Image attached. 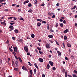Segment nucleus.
Returning a JSON list of instances; mask_svg holds the SVG:
<instances>
[{
    "instance_id": "nucleus-1",
    "label": "nucleus",
    "mask_w": 77,
    "mask_h": 77,
    "mask_svg": "<svg viewBox=\"0 0 77 77\" xmlns=\"http://www.w3.org/2000/svg\"><path fill=\"white\" fill-rule=\"evenodd\" d=\"M14 26L12 25H10L9 27V29H9V31L11 32L12 30H14Z\"/></svg>"
},
{
    "instance_id": "nucleus-2",
    "label": "nucleus",
    "mask_w": 77,
    "mask_h": 77,
    "mask_svg": "<svg viewBox=\"0 0 77 77\" xmlns=\"http://www.w3.org/2000/svg\"><path fill=\"white\" fill-rule=\"evenodd\" d=\"M24 50L26 52H28V46H25Z\"/></svg>"
},
{
    "instance_id": "nucleus-3",
    "label": "nucleus",
    "mask_w": 77,
    "mask_h": 77,
    "mask_svg": "<svg viewBox=\"0 0 77 77\" xmlns=\"http://www.w3.org/2000/svg\"><path fill=\"white\" fill-rule=\"evenodd\" d=\"M46 47L47 48H50V44L48 43H47L46 45Z\"/></svg>"
},
{
    "instance_id": "nucleus-4",
    "label": "nucleus",
    "mask_w": 77,
    "mask_h": 77,
    "mask_svg": "<svg viewBox=\"0 0 77 77\" xmlns=\"http://www.w3.org/2000/svg\"><path fill=\"white\" fill-rule=\"evenodd\" d=\"M13 48L14 51H17V52L18 51V48L17 47H16L15 48V47H14Z\"/></svg>"
},
{
    "instance_id": "nucleus-5",
    "label": "nucleus",
    "mask_w": 77,
    "mask_h": 77,
    "mask_svg": "<svg viewBox=\"0 0 77 77\" xmlns=\"http://www.w3.org/2000/svg\"><path fill=\"white\" fill-rule=\"evenodd\" d=\"M22 68L23 69L24 71H27V68L25 66H22Z\"/></svg>"
},
{
    "instance_id": "nucleus-6",
    "label": "nucleus",
    "mask_w": 77,
    "mask_h": 77,
    "mask_svg": "<svg viewBox=\"0 0 77 77\" xmlns=\"http://www.w3.org/2000/svg\"><path fill=\"white\" fill-rule=\"evenodd\" d=\"M69 31V29H67L63 31V33H67V32H68Z\"/></svg>"
},
{
    "instance_id": "nucleus-7",
    "label": "nucleus",
    "mask_w": 77,
    "mask_h": 77,
    "mask_svg": "<svg viewBox=\"0 0 77 77\" xmlns=\"http://www.w3.org/2000/svg\"><path fill=\"white\" fill-rule=\"evenodd\" d=\"M38 60L40 62H44V60H43V59H42V58H39L38 59Z\"/></svg>"
},
{
    "instance_id": "nucleus-8",
    "label": "nucleus",
    "mask_w": 77,
    "mask_h": 77,
    "mask_svg": "<svg viewBox=\"0 0 77 77\" xmlns=\"http://www.w3.org/2000/svg\"><path fill=\"white\" fill-rule=\"evenodd\" d=\"M49 63L51 66H53V64H54L53 62L50 61H49Z\"/></svg>"
},
{
    "instance_id": "nucleus-9",
    "label": "nucleus",
    "mask_w": 77,
    "mask_h": 77,
    "mask_svg": "<svg viewBox=\"0 0 77 77\" xmlns=\"http://www.w3.org/2000/svg\"><path fill=\"white\" fill-rule=\"evenodd\" d=\"M57 52L58 54V56H61L62 55V53H61V52H60L58 51Z\"/></svg>"
},
{
    "instance_id": "nucleus-10",
    "label": "nucleus",
    "mask_w": 77,
    "mask_h": 77,
    "mask_svg": "<svg viewBox=\"0 0 77 77\" xmlns=\"http://www.w3.org/2000/svg\"><path fill=\"white\" fill-rule=\"evenodd\" d=\"M14 32H15L14 33H15H15H18L19 31H18V29H16L14 30Z\"/></svg>"
},
{
    "instance_id": "nucleus-11",
    "label": "nucleus",
    "mask_w": 77,
    "mask_h": 77,
    "mask_svg": "<svg viewBox=\"0 0 77 77\" xmlns=\"http://www.w3.org/2000/svg\"><path fill=\"white\" fill-rule=\"evenodd\" d=\"M29 2V0H27V1H26L23 2V4H26V3H28Z\"/></svg>"
},
{
    "instance_id": "nucleus-12",
    "label": "nucleus",
    "mask_w": 77,
    "mask_h": 77,
    "mask_svg": "<svg viewBox=\"0 0 77 77\" xmlns=\"http://www.w3.org/2000/svg\"><path fill=\"white\" fill-rule=\"evenodd\" d=\"M46 68L48 69H49V68H50V65L49 64H47V67H46Z\"/></svg>"
},
{
    "instance_id": "nucleus-13",
    "label": "nucleus",
    "mask_w": 77,
    "mask_h": 77,
    "mask_svg": "<svg viewBox=\"0 0 77 77\" xmlns=\"http://www.w3.org/2000/svg\"><path fill=\"white\" fill-rule=\"evenodd\" d=\"M2 24H3V25H4V26H6V23H5L4 22H1Z\"/></svg>"
},
{
    "instance_id": "nucleus-14",
    "label": "nucleus",
    "mask_w": 77,
    "mask_h": 77,
    "mask_svg": "<svg viewBox=\"0 0 77 77\" xmlns=\"http://www.w3.org/2000/svg\"><path fill=\"white\" fill-rule=\"evenodd\" d=\"M48 37L50 38H53V36L52 35H48Z\"/></svg>"
},
{
    "instance_id": "nucleus-15",
    "label": "nucleus",
    "mask_w": 77,
    "mask_h": 77,
    "mask_svg": "<svg viewBox=\"0 0 77 77\" xmlns=\"http://www.w3.org/2000/svg\"><path fill=\"white\" fill-rule=\"evenodd\" d=\"M37 25L38 26H40L41 25V24L39 22H38L37 24Z\"/></svg>"
},
{
    "instance_id": "nucleus-16",
    "label": "nucleus",
    "mask_w": 77,
    "mask_h": 77,
    "mask_svg": "<svg viewBox=\"0 0 77 77\" xmlns=\"http://www.w3.org/2000/svg\"><path fill=\"white\" fill-rule=\"evenodd\" d=\"M34 74H36V69H34Z\"/></svg>"
},
{
    "instance_id": "nucleus-17",
    "label": "nucleus",
    "mask_w": 77,
    "mask_h": 77,
    "mask_svg": "<svg viewBox=\"0 0 77 77\" xmlns=\"http://www.w3.org/2000/svg\"><path fill=\"white\" fill-rule=\"evenodd\" d=\"M68 77V74L67 73V72H65V77Z\"/></svg>"
},
{
    "instance_id": "nucleus-18",
    "label": "nucleus",
    "mask_w": 77,
    "mask_h": 77,
    "mask_svg": "<svg viewBox=\"0 0 77 77\" xmlns=\"http://www.w3.org/2000/svg\"><path fill=\"white\" fill-rule=\"evenodd\" d=\"M67 46L68 47L70 48L71 47V45L69 44V43H68L67 44Z\"/></svg>"
},
{
    "instance_id": "nucleus-19",
    "label": "nucleus",
    "mask_w": 77,
    "mask_h": 77,
    "mask_svg": "<svg viewBox=\"0 0 77 77\" xmlns=\"http://www.w3.org/2000/svg\"><path fill=\"white\" fill-rule=\"evenodd\" d=\"M18 59L19 60L20 62L21 63L22 62V60H21V59L19 57H18Z\"/></svg>"
},
{
    "instance_id": "nucleus-20",
    "label": "nucleus",
    "mask_w": 77,
    "mask_h": 77,
    "mask_svg": "<svg viewBox=\"0 0 77 77\" xmlns=\"http://www.w3.org/2000/svg\"><path fill=\"white\" fill-rule=\"evenodd\" d=\"M34 65L35 66L36 68H37V69H38V66H37V65L35 63H34Z\"/></svg>"
},
{
    "instance_id": "nucleus-21",
    "label": "nucleus",
    "mask_w": 77,
    "mask_h": 77,
    "mask_svg": "<svg viewBox=\"0 0 77 77\" xmlns=\"http://www.w3.org/2000/svg\"><path fill=\"white\" fill-rule=\"evenodd\" d=\"M37 48L39 50V51H41V48H39V47H37Z\"/></svg>"
},
{
    "instance_id": "nucleus-22",
    "label": "nucleus",
    "mask_w": 77,
    "mask_h": 77,
    "mask_svg": "<svg viewBox=\"0 0 77 77\" xmlns=\"http://www.w3.org/2000/svg\"><path fill=\"white\" fill-rule=\"evenodd\" d=\"M31 36L32 38H35V35L34 34H32Z\"/></svg>"
},
{
    "instance_id": "nucleus-23",
    "label": "nucleus",
    "mask_w": 77,
    "mask_h": 77,
    "mask_svg": "<svg viewBox=\"0 0 77 77\" xmlns=\"http://www.w3.org/2000/svg\"><path fill=\"white\" fill-rule=\"evenodd\" d=\"M30 73L31 75H33V72L32 70H30Z\"/></svg>"
},
{
    "instance_id": "nucleus-24",
    "label": "nucleus",
    "mask_w": 77,
    "mask_h": 77,
    "mask_svg": "<svg viewBox=\"0 0 77 77\" xmlns=\"http://www.w3.org/2000/svg\"><path fill=\"white\" fill-rule=\"evenodd\" d=\"M64 39L65 40H66L67 39V37L66 35L64 36Z\"/></svg>"
},
{
    "instance_id": "nucleus-25",
    "label": "nucleus",
    "mask_w": 77,
    "mask_h": 77,
    "mask_svg": "<svg viewBox=\"0 0 77 77\" xmlns=\"http://www.w3.org/2000/svg\"><path fill=\"white\" fill-rule=\"evenodd\" d=\"M28 6L29 8H30V7H32V4H31V3H29V4L28 5Z\"/></svg>"
},
{
    "instance_id": "nucleus-26",
    "label": "nucleus",
    "mask_w": 77,
    "mask_h": 77,
    "mask_svg": "<svg viewBox=\"0 0 77 77\" xmlns=\"http://www.w3.org/2000/svg\"><path fill=\"white\" fill-rule=\"evenodd\" d=\"M76 8V6L75 5L74 6V7L72 8H71V10H72L73 9H75V8Z\"/></svg>"
},
{
    "instance_id": "nucleus-27",
    "label": "nucleus",
    "mask_w": 77,
    "mask_h": 77,
    "mask_svg": "<svg viewBox=\"0 0 77 77\" xmlns=\"http://www.w3.org/2000/svg\"><path fill=\"white\" fill-rule=\"evenodd\" d=\"M33 10L32 9H30L28 11V12H32Z\"/></svg>"
},
{
    "instance_id": "nucleus-28",
    "label": "nucleus",
    "mask_w": 77,
    "mask_h": 77,
    "mask_svg": "<svg viewBox=\"0 0 77 77\" xmlns=\"http://www.w3.org/2000/svg\"><path fill=\"white\" fill-rule=\"evenodd\" d=\"M19 20H23V21H24V19H23V17H20V18Z\"/></svg>"
},
{
    "instance_id": "nucleus-29",
    "label": "nucleus",
    "mask_w": 77,
    "mask_h": 77,
    "mask_svg": "<svg viewBox=\"0 0 77 77\" xmlns=\"http://www.w3.org/2000/svg\"><path fill=\"white\" fill-rule=\"evenodd\" d=\"M15 64L16 65V66H18V62L17 61H16L15 62Z\"/></svg>"
},
{
    "instance_id": "nucleus-30",
    "label": "nucleus",
    "mask_w": 77,
    "mask_h": 77,
    "mask_svg": "<svg viewBox=\"0 0 77 77\" xmlns=\"http://www.w3.org/2000/svg\"><path fill=\"white\" fill-rule=\"evenodd\" d=\"M59 25V24L58 23H57L55 25V27H57V26Z\"/></svg>"
},
{
    "instance_id": "nucleus-31",
    "label": "nucleus",
    "mask_w": 77,
    "mask_h": 77,
    "mask_svg": "<svg viewBox=\"0 0 77 77\" xmlns=\"http://www.w3.org/2000/svg\"><path fill=\"white\" fill-rule=\"evenodd\" d=\"M17 41L18 42H22V41H23V40L22 39H20L17 40Z\"/></svg>"
},
{
    "instance_id": "nucleus-32",
    "label": "nucleus",
    "mask_w": 77,
    "mask_h": 77,
    "mask_svg": "<svg viewBox=\"0 0 77 77\" xmlns=\"http://www.w3.org/2000/svg\"><path fill=\"white\" fill-rule=\"evenodd\" d=\"M5 44H9V40H7L5 42Z\"/></svg>"
},
{
    "instance_id": "nucleus-33",
    "label": "nucleus",
    "mask_w": 77,
    "mask_h": 77,
    "mask_svg": "<svg viewBox=\"0 0 77 77\" xmlns=\"http://www.w3.org/2000/svg\"><path fill=\"white\" fill-rule=\"evenodd\" d=\"M9 50L10 51H11V52H12V51H13V50L12 49H11V48H9Z\"/></svg>"
},
{
    "instance_id": "nucleus-34",
    "label": "nucleus",
    "mask_w": 77,
    "mask_h": 77,
    "mask_svg": "<svg viewBox=\"0 0 77 77\" xmlns=\"http://www.w3.org/2000/svg\"><path fill=\"white\" fill-rule=\"evenodd\" d=\"M73 72L75 74H77V71L75 70H74V71Z\"/></svg>"
},
{
    "instance_id": "nucleus-35",
    "label": "nucleus",
    "mask_w": 77,
    "mask_h": 77,
    "mask_svg": "<svg viewBox=\"0 0 77 77\" xmlns=\"http://www.w3.org/2000/svg\"><path fill=\"white\" fill-rule=\"evenodd\" d=\"M48 15L50 16H51L52 15V14H51V13L50 12H49L48 13Z\"/></svg>"
},
{
    "instance_id": "nucleus-36",
    "label": "nucleus",
    "mask_w": 77,
    "mask_h": 77,
    "mask_svg": "<svg viewBox=\"0 0 77 77\" xmlns=\"http://www.w3.org/2000/svg\"><path fill=\"white\" fill-rule=\"evenodd\" d=\"M55 41L57 44L58 45H59V43L56 40H55Z\"/></svg>"
},
{
    "instance_id": "nucleus-37",
    "label": "nucleus",
    "mask_w": 77,
    "mask_h": 77,
    "mask_svg": "<svg viewBox=\"0 0 77 77\" xmlns=\"http://www.w3.org/2000/svg\"><path fill=\"white\" fill-rule=\"evenodd\" d=\"M72 75L73 77H77V75L75 74H72Z\"/></svg>"
},
{
    "instance_id": "nucleus-38",
    "label": "nucleus",
    "mask_w": 77,
    "mask_h": 77,
    "mask_svg": "<svg viewBox=\"0 0 77 77\" xmlns=\"http://www.w3.org/2000/svg\"><path fill=\"white\" fill-rule=\"evenodd\" d=\"M63 23H60V27H63Z\"/></svg>"
},
{
    "instance_id": "nucleus-39",
    "label": "nucleus",
    "mask_w": 77,
    "mask_h": 77,
    "mask_svg": "<svg viewBox=\"0 0 77 77\" xmlns=\"http://www.w3.org/2000/svg\"><path fill=\"white\" fill-rule=\"evenodd\" d=\"M38 2L37 1H34V4H35V5H37V4L38 3Z\"/></svg>"
},
{
    "instance_id": "nucleus-40",
    "label": "nucleus",
    "mask_w": 77,
    "mask_h": 77,
    "mask_svg": "<svg viewBox=\"0 0 77 77\" xmlns=\"http://www.w3.org/2000/svg\"><path fill=\"white\" fill-rule=\"evenodd\" d=\"M14 70H15V71H18V69L17 68H14Z\"/></svg>"
},
{
    "instance_id": "nucleus-41",
    "label": "nucleus",
    "mask_w": 77,
    "mask_h": 77,
    "mask_svg": "<svg viewBox=\"0 0 77 77\" xmlns=\"http://www.w3.org/2000/svg\"><path fill=\"white\" fill-rule=\"evenodd\" d=\"M46 23V22L45 21H42V24H45Z\"/></svg>"
},
{
    "instance_id": "nucleus-42",
    "label": "nucleus",
    "mask_w": 77,
    "mask_h": 77,
    "mask_svg": "<svg viewBox=\"0 0 77 77\" xmlns=\"http://www.w3.org/2000/svg\"><path fill=\"white\" fill-rule=\"evenodd\" d=\"M62 45H63V48H65V44H64V42H63V43Z\"/></svg>"
},
{
    "instance_id": "nucleus-43",
    "label": "nucleus",
    "mask_w": 77,
    "mask_h": 77,
    "mask_svg": "<svg viewBox=\"0 0 77 77\" xmlns=\"http://www.w3.org/2000/svg\"><path fill=\"white\" fill-rule=\"evenodd\" d=\"M10 24L11 25H13V24H15V23H10Z\"/></svg>"
},
{
    "instance_id": "nucleus-44",
    "label": "nucleus",
    "mask_w": 77,
    "mask_h": 77,
    "mask_svg": "<svg viewBox=\"0 0 77 77\" xmlns=\"http://www.w3.org/2000/svg\"><path fill=\"white\" fill-rule=\"evenodd\" d=\"M14 18V17H9L8 18V19H12V18Z\"/></svg>"
},
{
    "instance_id": "nucleus-45",
    "label": "nucleus",
    "mask_w": 77,
    "mask_h": 77,
    "mask_svg": "<svg viewBox=\"0 0 77 77\" xmlns=\"http://www.w3.org/2000/svg\"><path fill=\"white\" fill-rule=\"evenodd\" d=\"M28 63L29 65H30V66H32V64H31V63H30V62H29Z\"/></svg>"
},
{
    "instance_id": "nucleus-46",
    "label": "nucleus",
    "mask_w": 77,
    "mask_h": 77,
    "mask_svg": "<svg viewBox=\"0 0 77 77\" xmlns=\"http://www.w3.org/2000/svg\"><path fill=\"white\" fill-rule=\"evenodd\" d=\"M39 53L40 54H42V51H39Z\"/></svg>"
},
{
    "instance_id": "nucleus-47",
    "label": "nucleus",
    "mask_w": 77,
    "mask_h": 77,
    "mask_svg": "<svg viewBox=\"0 0 77 77\" xmlns=\"http://www.w3.org/2000/svg\"><path fill=\"white\" fill-rule=\"evenodd\" d=\"M45 5V4L44 3H43L41 5V6H44Z\"/></svg>"
},
{
    "instance_id": "nucleus-48",
    "label": "nucleus",
    "mask_w": 77,
    "mask_h": 77,
    "mask_svg": "<svg viewBox=\"0 0 77 77\" xmlns=\"http://www.w3.org/2000/svg\"><path fill=\"white\" fill-rule=\"evenodd\" d=\"M5 1V0H0V3H1L2 2Z\"/></svg>"
},
{
    "instance_id": "nucleus-49",
    "label": "nucleus",
    "mask_w": 77,
    "mask_h": 77,
    "mask_svg": "<svg viewBox=\"0 0 77 77\" xmlns=\"http://www.w3.org/2000/svg\"><path fill=\"white\" fill-rule=\"evenodd\" d=\"M52 69L53 70H56V67H54L52 68Z\"/></svg>"
},
{
    "instance_id": "nucleus-50",
    "label": "nucleus",
    "mask_w": 77,
    "mask_h": 77,
    "mask_svg": "<svg viewBox=\"0 0 77 77\" xmlns=\"http://www.w3.org/2000/svg\"><path fill=\"white\" fill-rule=\"evenodd\" d=\"M27 54L28 56H29V55H30V53L28 52L27 53Z\"/></svg>"
},
{
    "instance_id": "nucleus-51",
    "label": "nucleus",
    "mask_w": 77,
    "mask_h": 77,
    "mask_svg": "<svg viewBox=\"0 0 77 77\" xmlns=\"http://www.w3.org/2000/svg\"><path fill=\"white\" fill-rule=\"evenodd\" d=\"M15 38H16L15 37H12V38L13 39V40H15Z\"/></svg>"
},
{
    "instance_id": "nucleus-52",
    "label": "nucleus",
    "mask_w": 77,
    "mask_h": 77,
    "mask_svg": "<svg viewBox=\"0 0 77 77\" xmlns=\"http://www.w3.org/2000/svg\"><path fill=\"white\" fill-rule=\"evenodd\" d=\"M65 60H68V57H66L65 58Z\"/></svg>"
},
{
    "instance_id": "nucleus-53",
    "label": "nucleus",
    "mask_w": 77,
    "mask_h": 77,
    "mask_svg": "<svg viewBox=\"0 0 77 77\" xmlns=\"http://www.w3.org/2000/svg\"><path fill=\"white\" fill-rule=\"evenodd\" d=\"M16 4H13L12 5V6H16Z\"/></svg>"
},
{
    "instance_id": "nucleus-54",
    "label": "nucleus",
    "mask_w": 77,
    "mask_h": 77,
    "mask_svg": "<svg viewBox=\"0 0 77 77\" xmlns=\"http://www.w3.org/2000/svg\"><path fill=\"white\" fill-rule=\"evenodd\" d=\"M55 18V15L54 14H53L52 16V18Z\"/></svg>"
},
{
    "instance_id": "nucleus-55",
    "label": "nucleus",
    "mask_w": 77,
    "mask_h": 77,
    "mask_svg": "<svg viewBox=\"0 0 77 77\" xmlns=\"http://www.w3.org/2000/svg\"><path fill=\"white\" fill-rule=\"evenodd\" d=\"M13 54H14V56H17V54H16V53H15V52H13Z\"/></svg>"
},
{
    "instance_id": "nucleus-56",
    "label": "nucleus",
    "mask_w": 77,
    "mask_h": 77,
    "mask_svg": "<svg viewBox=\"0 0 77 77\" xmlns=\"http://www.w3.org/2000/svg\"><path fill=\"white\" fill-rule=\"evenodd\" d=\"M63 23L64 24H65L66 23V21L65 20H64L63 22Z\"/></svg>"
},
{
    "instance_id": "nucleus-57",
    "label": "nucleus",
    "mask_w": 77,
    "mask_h": 77,
    "mask_svg": "<svg viewBox=\"0 0 77 77\" xmlns=\"http://www.w3.org/2000/svg\"><path fill=\"white\" fill-rule=\"evenodd\" d=\"M50 31L51 32H54V30H52V29H50Z\"/></svg>"
},
{
    "instance_id": "nucleus-58",
    "label": "nucleus",
    "mask_w": 77,
    "mask_h": 77,
    "mask_svg": "<svg viewBox=\"0 0 77 77\" xmlns=\"http://www.w3.org/2000/svg\"><path fill=\"white\" fill-rule=\"evenodd\" d=\"M14 57L16 59L18 60V57H17V56H14Z\"/></svg>"
},
{
    "instance_id": "nucleus-59",
    "label": "nucleus",
    "mask_w": 77,
    "mask_h": 77,
    "mask_svg": "<svg viewBox=\"0 0 77 77\" xmlns=\"http://www.w3.org/2000/svg\"><path fill=\"white\" fill-rule=\"evenodd\" d=\"M21 11V10L20 9H19L18 10V12H20Z\"/></svg>"
},
{
    "instance_id": "nucleus-60",
    "label": "nucleus",
    "mask_w": 77,
    "mask_h": 77,
    "mask_svg": "<svg viewBox=\"0 0 77 77\" xmlns=\"http://www.w3.org/2000/svg\"><path fill=\"white\" fill-rule=\"evenodd\" d=\"M60 22H62V21H63V20L62 19H60Z\"/></svg>"
},
{
    "instance_id": "nucleus-61",
    "label": "nucleus",
    "mask_w": 77,
    "mask_h": 77,
    "mask_svg": "<svg viewBox=\"0 0 77 77\" xmlns=\"http://www.w3.org/2000/svg\"><path fill=\"white\" fill-rule=\"evenodd\" d=\"M60 4L59 3H57V4L56 5V6H59Z\"/></svg>"
},
{
    "instance_id": "nucleus-62",
    "label": "nucleus",
    "mask_w": 77,
    "mask_h": 77,
    "mask_svg": "<svg viewBox=\"0 0 77 77\" xmlns=\"http://www.w3.org/2000/svg\"><path fill=\"white\" fill-rule=\"evenodd\" d=\"M35 51L37 53H38V50H37V49H35Z\"/></svg>"
},
{
    "instance_id": "nucleus-63",
    "label": "nucleus",
    "mask_w": 77,
    "mask_h": 77,
    "mask_svg": "<svg viewBox=\"0 0 77 77\" xmlns=\"http://www.w3.org/2000/svg\"><path fill=\"white\" fill-rule=\"evenodd\" d=\"M61 19H62V20H63L65 19V17H61Z\"/></svg>"
},
{
    "instance_id": "nucleus-64",
    "label": "nucleus",
    "mask_w": 77,
    "mask_h": 77,
    "mask_svg": "<svg viewBox=\"0 0 77 77\" xmlns=\"http://www.w3.org/2000/svg\"><path fill=\"white\" fill-rule=\"evenodd\" d=\"M42 77H45V75L42 74Z\"/></svg>"
}]
</instances>
